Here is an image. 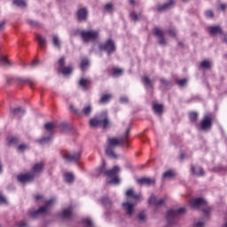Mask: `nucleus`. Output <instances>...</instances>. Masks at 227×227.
I'll return each instance as SVG.
<instances>
[{
	"label": "nucleus",
	"mask_w": 227,
	"mask_h": 227,
	"mask_svg": "<svg viewBox=\"0 0 227 227\" xmlns=\"http://www.w3.org/2000/svg\"><path fill=\"white\" fill-rule=\"evenodd\" d=\"M129 134H130V128L126 130L124 136L120 137L119 138H108V144L106 149V153L108 155V157H111L112 159H118V156L114 153V148H116V146H120V145H125V143H127L129 140Z\"/></svg>",
	"instance_id": "obj_1"
},
{
	"label": "nucleus",
	"mask_w": 227,
	"mask_h": 227,
	"mask_svg": "<svg viewBox=\"0 0 227 227\" xmlns=\"http://www.w3.org/2000/svg\"><path fill=\"white\" fill-rule=\"evenodd\" d=\"M43 173V162H37L32 168V173L21 174L17 176L20 184H29L35 180V176Z\"/></svg>",
	"instance_id": "obj_2"
},
{
	"label": "nucleus",
	"mask_w": 227,
	"mask_h": 227,
	"mask_svg": "<svg viewBox=\"0 0 227 227\" xmlns=\"http://www.w3.org/2000/svg\"><path fill=\"white\" fill-rule=\"evenodd\" d=\"M97 172L98 175H105V176H108L111 179L108 184H120V177H118V174L120 173V167L114 166L112 169H108L106 168V163H103L102 166L97 168Z\"/></svg>",
	"instance_id": "obj_3"
},
{
	"label": "nucleus",
	"mask_w": 227,
	"mask_h": 227,
	"mask_svg": "<svg viewBox=\"0 0 227 227\" xmlns=\"http://www.w3.org/2000/svg\"><path fill=\"white\" fill-rule=\"evenodd\" d=\"M109 117H107V113L103 112L101 115L94 117L90 120V127H103V129H109L110 125Z\"/></svg>",
	"instance_id": "obj_4"
},
{
	"label": "nucleus",
	"mask_w": 227,
	"mask_h": 227,
	"mask_svg": "<svg viewBox=\"0 0 227 227\" xmlns=\"http://www.w3.org/2000/svg\"><path fill=\"white\" fill-rule=\"evenodd\" d=\"M54 203H56V199L49 200L48 201H46L45 205L41 206L37 210L30 213V217H33V219H36V217H40V215H47Z\"/></svg>",
	"instance_id": "obj_5"
},
{
	"label": "nucleus",
	"mask_w": 227,
	"mask_h": 227,
	"mask_svg": "<svg viewBox=\"0 0 227 227\" xmlns=\"http://www.w3.org/2000/svg\"><path fill=\"white\" fill-rule=\"evenodd\" d=\"M56 129V124L53 122H47L44 124L45 135L41 139H39V145H47V143L52 140V134H54V129Z\"/></svg>",
	"instance_id": "obj_6"
},
{
	"label": "nucleus",
	"mask_w": 227,
	"mask_h": 227,
	"mask_svg": "<svg viewBox=\"0 0 227 227\" xmlns=\"http://www.w3.org/2000/svg\"><path fill=\"white\" fill-rule=\"evenodd\" d=\"M184 213H185V207H180L178 209H169L167 212L168 224L169 225L176 224V221H178V217L182 215V214Z\"/></svg>",
	"instance_id": "obj_7"
},
{
	"label": "nucleus",
	"mask_w": 227,
	"mask_h": 227,
	"mask_svg": "<svg viewBox=\"0 0 227 227\" xmlns=\"http://www.w3.org/2000/svg\"><path fill=\"white\" fill-rule=\"evenodd\" d=\"M99 32L98 30H82L81 37L85 43L88 42H95L98 38Z\"/></svg>",
	"instance_id": "obj_8"
},
{
	"label": "nucleus",
	"mask_w": 227,
	"mask_h": 227,
	"mask_svg": "<svg viewBox=\"0 0 227 227\" xmlns=\"http://www.w3.org/2000/svg\"><path fill=\"white\" fill-rule=\"evenodd\" d=\"M75 214L74 213V206H67L62 209L60 213H59V217L60 219H65L66 221H70V219H74Z\"/></svg>",
	"instance_id": "obj_9"
},
{
	"label": "nucleus",
	"mask_w": 227,
	"mask_h": 227,
	"mask_svg": "<svg viewBox=\"0 0 227 227\" xmlns=\"http://www.w3.org/2000/svg\"><path fill=\"white\" fill-rule=\"evenodd\" d=\"M100 51H106L108 55L113 54L116 51L114 41L108 39L106 42L99 45Z\"/></svg>",
	"instance_id": "obj_10"
},
{
	"label": "nucleus",
	"mask_w": 227,
	"mask_h": 227,
	"mask_svg": "<svg viewBox=\"0 0 227 227\" xmlns=\"http://www.w3.org/2000/svg\"><path fill=\"white\" fill-rule=\"evenodd\" d=\"M70 109L73 111V113H74V114H84L85 116H90V114L93 113V106L91 104L85 105L82 111H79V109L75 108L74 105L70 106Z\"/></svg>",
	"instance_id": "obj_11"
},
{
	"label": "nucleus",
	"mask_w": 227,
	"mask_h": 227,
	"mask_svg": "<svg viewBox=\"0 0 227 227\" xmlns=\"http://www.w3.org/2000/svg\"><path fill=\"white\" fill-rule=\"evenodd\" d=\"M210 129H212V117L210 115H205L200 122V130L208 132Z\"/></svg>",
	"instance_id": "obj_12"
},
{
	"label": "nucleus",
	"mask_w": 227,
	"mask_h": 227,
	"mask_svg": "<svg viewBox=\"0 0 227 227\" xmlns=\"http://www.w3.org/2000/svg\"><path fill=\"white\" fill-rule=\"evenodd\" d=\"M122 208L128 217H132L136 212V209L134 208V203L129 202V200L122 203Z\"/></svg>",
	"instance_id": "obj_13"
},
{
	"label": "nucleus",
	"mask_w": 227,
	"mask_h": 227,
	"mask_svg": "<svg viewBox=\"0 0 227 227\" xmlns=\"http://www.w3.org/2000/svg\"><path fill=\"white\" fill-rule=\"evenodd\" d=\"M148 201L149 205H153L156 207V208H159V207H164V204L166 203V198L157 199L155 196H151Z\"/></svg>",
	"instance_id": "obj_14"
},
{
	"label": "nucleus",
	"mask_w": 227,
	"mask_h": 227,
	"mask_svg": "<svg viewBox=\"0 0 227 227\" xmlns=\"http://www.w3.org/2000/svg\"><path fill=\"white\" fill-rule=\"evenodd\" d=\"M138 185H146L150 187L152 185H155V178L153 177H141L137 180Z\"/></svg>",
	"instance_id": "obj_15"
},
{
	"label": "nucleus",
	"mask_w": 227,
	"mask_h": 227,
	"mask_svg": "<svg viewBox=\"0 0 227 227\" xmlns=\"http://www.w3.org/2000/svg\"><path fill=\"white\" fill-rule=\"evenodd\" d=\"M63 159L67 162H77L81 159V153H73L68 154H64Z\"/></svg>",
	"instance_id": "obj_16"
},
{
	"label": "nucleus",
	"mask_w": 227,
	"mask_h": 227,
	"mask_svg": "<svg viewBox=\"0 0 227 227\" xmlns=\"http://www.w3.org/2000/svg\"><path fill=\"white\" fill-rule=\"evenodd\" d=\"M190 204L193 208H200V207L207 205V200L203 198L192 199Z\"/></svg>",
	"instance_id": "obj_17"
},
{
	"label": "nucleus",
	"mask_w": 227,
	"mask_h": 227,
	"mask_svg": "<svg viewBox=\"0 0 227 227\" xmlns=\"http://www.w3.org/2000/svg\"><path fill=\"white\" fill-rule=\"evenodd\" d=\"M154 34L158 37V43L160 45L164 46L168 43V42H166V39H164V32L160 30V28L155 27Z\"/></svg>",
	"instance_id": "obj_18"
},
{
	"label": "nucleus",
	"mask_w": 227,
	"mask_h": 227,
	"mask_svg": "<svg viewBox=\"0 0 227 227\" xmlns=\"http://www.w3.org/2000/svg\"><path fill=\"white\" fill-rule=\"evenodd\" d=\"M77 19L79 22H86L88 20V9L81 8L77 11Z\"/></svg>",
	"instance_id": "obj_19"
},
{
	"label": "nucleus",
	"mask_w": 227,
	"mask_h": 227,
	"mask_svg": "<svg viewBox=\"0 0 227 227\" xmlns=\"http://www.w3.org/2000/svg\"><path fill=\"white\" fill-rule=\"evenodd\" d=\"M11 114L16 116L17 118H21L26 114V110L22 106H19L17 108H11Z\"/></svg>",
	"instance_id": "obj_20"
},
{
	"label": "nucleus",
	"mask_w": 227,
	"mask_h": 227,
	"mask_svg": "<svg viewBox=\"0 0 227 227\" xmlns=\"http://www.w3.org/2000/svg\"><path fill=\"white\" fill-rule=\"evenodd\" d=\"M173 6H175V1L170 0L168 3L159 5L157 10L159 12H168V10H171V8H173Z\"/></svg>",
	"instance_id": "obj_21"
},
{
	"label": "nucleus",
	"mask_w": 227,
	"mask_h": 227,
	"mask_svg": "<svg viewBox=\"0 0 227 227\" xmlns=\"http://www.w3.org/2000/svg\"><path fill=\"white\" fill-rule=\"evenodd\" d=\"M153 110L154 114H157V116H161L162 113H164V106L160 104H153Z\"/></svg>",
	"instance_id": "obj_22"
},
{
	"label": "nucleus",
	"mask_w": 227,
	"mask_h": 227,
	"mask_svg": "<svg viewBox=\"0 0 227 227\" xmlns=\"http://www.w3.org/2000/svg\"><path fill=\"white\" fill-rule=\"evenodd\" d=\"M209 33L213 36H215L217 35H223V28L219 26H213L209 27Z\"/></svg>",
	"instance_id": "obj_23"
},
{
	"label": "nucleus",
	"mask_w": 227,
	"mask_h": 227,
	"mask_svg": "<svg viewBox=\"0 0 227 227\" xmlns=\"http://www.w3.org/2000/svg\"><path fill=\"white\" fill-rule=\"evenodd\" d=\"M191 172L192 175H196V176H203V175H205V172L201 167L192 166Z\"/></svg>",
	"instance_id": "obj_24"
},
{
	"label": "nucleus",
	"mask_w": 227,
	"mask_h": 227,
	"mask_svg": "<svg viewBox=\"0 0 227 227\" xmlns=\"http://www.w3.org/2000/svg\"><path fill=\"white\" fill-rule=\"evenodd\" d=\"M126 196L128 198H134L136 201L141 198V194H136V192L132 188L126 192Z\"/></svg>",
	"instance_id": "obj_25"
},
{
	"label": "nucleus",
	"mask_w": 227,
	"mask_h": 227,
	"mask_svg": "<svg viewBox=\"0 0 227 227\" xmlns=\"http://www.w3.org/2000/svg\"><path fill=\"white\" fill-rule=\"evenodd\" d=\"M52 44L55 49H58L59 51L61 49V39H59V37L56 35H52Z\"/></svg>",
	"instance_id": "obj_26"
},
{
	"label": "nucleus",
	"mask_w": 227,
	"mask_h": 227,
	"mask_svg": "<svg viewBox=\"0 0 227 227\" xmlns=\"http://www.w3.org/2000/svg\"><path fill=\"white\" fill-rule=\"evenodd\" d=\"M64 178L67 184H74V180H75V177L72 172H66L64 174Z\"/></svg>",
	"instance_id": "obj_27"
},
{
	"label": "nucleus",
	"mask_w": 227,
	"mask_h": 227,
	"mask_svg": "<svg viewBox=\"0 0 227 227\" xmlns=\"http://www.w3.org/2000/svg\"><path fill=\"white\" fill-rule=\"evenodd\" d=\"M175 171L171 169H168L162 174V178H164L165 180H169V178H175Z\"/></svg>",
	"instance_id": "obj_28"
},
{
	"label": "nucleus",
	"mask_w": 227,
	"mask_h": 227,
	"mask_svg": "<svg viewBox=\"0 0 227 227\" xmlns=\"http://www.w3.org/2000/svg\"><path fill=\"white\" fill-rule=\"evenodd\" d=\"M0 65L2 67H12L13 63L10 62V60H8L4 55H0Z\"/></svg>",
	"instance_id": "obj_29"
},
{
	"label": "nucleus",
	"mask_w": 227,
	"mask_h": 227,
	"mask_svg": "<svg viewBox=\"0 0 227 227\" xmlns=\"http://www.w3.org/2000/svg\"><path fill=\"white\" fill-rule=\"evenodd\" d=\"M142 82L146 88H153V80L150 79L148 76H144Z\"/></svg>",
	"instance_id": "obj_30"
},
{
	"label": "nucleus",
	"mask_w": 227,
	"mask_h": 227,
	"mask_svg": "<svg viewBox=\"0 0 227 227\" xmlns=\"http://www.w3.org/2000/svg\"><path fill=\"white\" fill-rule=\"evenodd\" d=\"M101 203L106 207V208H111V207H113V201L109 200L107 196L102 197Z\"/></svg>",
	"instance_id": "obj_31"
},
{
	"label": "nucleus",
	"mask_w": 227,
	"mask_h": 227,
	"mask_svg": "<svg viewBox=\"0 0 227 227\" xmlns=\"http://www.w3.org/2000/svg\"><path fill=\"white\" fill-rule=\"evenodd\" d=\"M82 224L84 227H95V223H93V220L90 217H86L82 219Z\"/></svg>",
	"instance_id": "obj_32"
},
{
	"label": "nucleus",
	"mask_w": 227,
	"mask_h": 227,
	"mask_svg": "<svg viewBox=\"0 0 227 227\" xmlns=\"http://www.w3.org/2000/svg\"><path fill=\"white\" fill-rule=\"evenodd\" d=\"M61 70V74L64 75H70L74 72V67L72 66L64 67Z\"/></svg>",
	"instance_id": "obj_33"
},
{
	"label": "nucleus",
	"mask_w": 227,
	"mask_h": 227,
	"mask_svg": "<svg viewBox=\"0 0 227 227\" xmlns=\"http://www.w3.org/2000/svg\"><path fill=\"white\" fill-rule=\"evenodd\" d=\"M80 67L82 68V71L84 70H88V68H90V59H83L81 61Z\"/></svg>",
	"instance_id": "obj_34"
},
{
	"label": "nucleus",
	"mask_w": 227,
	"mask_h": 227,
	"mask_svg": "<svg viewBox=\"0 0 227 227\" xmlns=\"http://www.w3.org/2000/svg\"><path fill=\"white\" fill-rule=\"evenodd\" d=\"M79 84L83 90H86L88 84H90V80L88 78H81L79 81Z\"/></svg>",
	"instance_id": "obj_35"
},
{
	"label": "nucleus",
	"mask_w": 227,
	"mask_h": 227,
	"mask_svg": "<svg viewBox=\"0 0 227 227\" xmlns=\"http://www.w3.org/2000/svg\"><path fill=\"white\" fill-rule=\"evenodd\" d=\"M36 39L39 42L40 47H45V45H47V40L45 39V37H43V36H42L40 35H36Z\"/></svg>",
	"instance_id": "obj_36"
},
{
	"label": "nucleus",
	"mask_w": 227,
	"mask_h": 227,
	"mask_svg": "<svg viewBox=\"0 0 227 227\" xmlns=\"http://www.w3.org/2000/svg\"><path fill=\"white\" fill-rule=\"evenodd\" d=\"M200 67H201V68H204L205 70H208V68H210V67H212V62L208 61V60H203L200 63Z\"/></svg>",
	"instance_id": "obj_37"
},
{
	"label": "nucleus",
	"mask_w": 227,
	"mask_h": 227,
	"mask_svg": "<svg viewBox=\"0 0 227 227\" xmlns=\"http://www.w3.org/2000/svg\"><path fill=\"white\" fill-rule=\"evenodd\" d=\"M13 4L19 6L20 8H26V1L24 0H14Z\"/></svg>",
	"instance_id": "obj_38"
},
{
	"label": "nucleus",
	"mask_w": 227,
	"mask_h": 227,
	"mask_svg": "<svg viewBox=\"0 0 227 227\" xmlns=\"http://www.w3.org/2000/svg\"><path fill=\"white\" fill-rule=\"evenodd\" d=\"M113 98V95L111 94H105L101 97V102L102 104H106L109 102Z\"/></svg>",
	"instance_id": "obj_39"
},
{
	"label": "nucleus",
	"mask_w": 227,
	"mask_h": 227,
	"mask_svg": "<svg viewBox=\"0 0 227 227\" xmlns=\"http://www.w3.org/2000/svg\"><path fill=\"white\" fill-rule=\"evenodd\" d=\"M131 20H134V22H137V20H141V13H137L135 12L130 13Z\"/></svg>",
	"instance_id": "obj_40"
},
{
	"label": "nucleus",
	"mask_w": 227,
	"mask_h": 227,
	"mask_svg": "<svg viewBox=\"0 0 227 227\" xmlns=\"http://www.w3.org/2000/svg\"><path fill=\"white\" fill-rule=\"evenodd\" d=\"M105 10L107 12V13H113L114 12V5L113 4L109 3L105 5Z\"/></svg>",
	"instance_id": "obj_41"
},
{
	"label": "nucleus",
	"mask_w": 227,
	"mask_h": 227,
	"mask_svg": "<svg viewBox=\"0 0 227 227\" xmlns=\"http://www.w3.org/2000/svg\"><path fill=\"white\" fill-rule=\"evenodd\" d=\"M122 74H123V69L121 68L114 69V72H113L114 77H120V75H122Z\"/></svg>",
	"instance_id": "obj_42"
},
{
	"label": "nucleus",
	"mask_w": 227,
	"mask_h": 227,
	"mask_svg": "<svg viewBox=\"0 0 227 227\" xmlns=\"http://www.w3.org/2000/svg\"><path fill=\"white\" fill-rule=\"evenodd\" d=\"M14 226H16V227H29V223H27L25 221H19V222L15 223Z\"/></svg>",
	"instance_id": "obj_43"
},
{
	"label": "nucleus",
	"mask_w": 227,
	"mask_h": 227,
	"mask_svg": "<svg viewBox=\"0 0 227 227\" xmlns=\"http://www.w3.org/2000/svg\"><path fill=\"white\" fill-rule=\"evenodd\" d=\"M65 65H66L65 57H61V58L59 59V70H61L62 68H65Z\"/></svg>",
	"instance_id": "obj_44"
},
{
	"label": "nucleus",
	"mask_w": 227,
	"mask_h": 227,
	"mask_svg": "<svg viewBox=\"0 0 227 227\" xmlns=\"http://www.w3.org/2000/svg\"><path fill=\"white\" fill-rule=\"evenodd\" d=\"M18 150L20 152H26V150H29V146H27L26 144H21L19 145Z\"/></svg>",
	"instance_id": "obj_45"
},
{
	"label": "nucleus",
	"mask_w": 227,
	"mask_h": 227,
	"mask_svg": "<svg viewBox=\"0 0 227 227\" xmlns=\"http://www.w3.org/2000/svg\"><path fill=\"white\" fill-rule=\"evenodd\" d=\"M190 120L192 121H197V120H198V113H196V112L191 113L190 114Z\"/></svg>",
	"instance_id": "obj_46"
},
{
	"label": "nucleus",
	"mask_w": 227,
	"mask_h": 227,
	"mask_svg": "<svg viewBox=\"0 0 227 227\" xmlns=\"http://www.w3.org/2000/svg\"><path fill=\"white\" fill-rule=\"evenodd\" d=\"M8 203V200L3 194L0 193V205H6Z\"/></svg>",
	"instance_id": "obj_47"
},
{
	"label": "nucleus",
	"mask_w": 227,
	"mask_h": 227,
	"mask_svg": "<svg viewBox=\"0 0 227 227\" xmlns=\"http://www.w3.org/2000/svg\"><path fill=\"white\" fill-rule=\"evenodd\" d=\"M205 16L207 19H212V17H214V12L212 10H207L205 12Z\"/></svg>",
	"instance_id": "obj_48"
},
{
	"label": "nucleus",
	"mask_w": 227,
	"mask_h": 227,
	"mask_svg": "<svg viewBox=\"0 0 227 227\" xmlns=\"http://www.w3.org/2000/svg\"><path fill=\"white\" fill-rule=\"evenodd\" d=\"M161 84H163V86H166V88H169V86H171V82L166 79H161Z\"/></svg>",
	"instance_id": "obj_49"
},
{
	"label": "nucleus",
	"mask_w": 227,
	"mask_h": 227,
	"mask_svg": "<svg viewBox=\"0 0 227 227\" xmlns=\"http://www.w3.org/2000/svg\"><path fill=\"white\" fill-rule=\"evenodd\" d=\"M168 33L169 36H172V37L176 36V29H175V28L168 29Z\"/></svg>",
	"instance_id": "obj_50"
},
{
	"label": "nucleus",
	"mask_w": 227,
	"mask_h": 227,
	"mask_svg": "<svg viewBox=\"0 0 227 227\" xmlns=\"http://www.w3.org/2000/svg\"><path fill=\"white\" fill-rule=\"evenodd\" d=\"M138 220L142 222L146 221V215L145 213H139Z\"/></svg>",
	"instance_id": "obj_51"
},
{
	"label": "nucleus",
	"mask_w": 227,
	"mask_h": 227,
	"mask_svg": "<svg viewBox=\"0 0 227 227\" xmlns=\"http://www.w3.org/2000/svg\"><path fill=\"white\" fill-rule=\"evenodd\" d=\"M27 24H29V26H32L33 27L38 26V22L33 20H27Z\"/></svg>",
	"instance_id": "obj_52"
},
{
	"label": "nucleus",
	"mask_w": 227,
	"mask_h": 227,
	"mask_svg": "<svg viewBox=\"0 0 227 227\" xmlns=\"http://www.w3.org/2000/svg\"><path fill=\"white\" fill-rule=\"evenodd\" d=\"M178 84H179L181 87L185 86V84H187V79L184 78V79L180 80V81L178 82Z\"/></svg>",
	"instance_id": "obj_53"
},
{
	"label": "nucleus",
	"mask_w": 227,
	"mask_h": 227,
	"mask_svg": "<svg viewBox=\"0 0 227 227\" xmlns=\"http://www.w3.org/2000/svg\"><path fill=\"white\" fill-rule=\"evenodd\" d=\"M120 100H121V104H127V102H129V98L126 96H122V97H121Z\"/></svg>",
	"instance_id": "obj_54"
},
{
	"label": "nucleus",
	"mask_w": 227,
	"mask_h": 227,
	"mask_svg": "<svg viewBox=\"0 0 227 227\" xmlns=\"http://www.w3.org/2000/svg\"><path fill=\"white\" fill-rule=\"evenodd\" d=\"M15 143H17V138L15 137H12L8 141V145H15Z\"/></svg>",
	"instance_id": "obj_55"
},
{
	"label": "nucleus",
	"mask_w": 227,
	"mask_h": 227,
	"mask_svg": "<svg viewBox=\"0 0 227 227\" xmlns=\"http://www.w3.org/2000/svg\"><path fill=\"white\" fill-rule=\"evenodd\" d=\"M35 201H40V200H43V195H42V194H36V195L35 196Z\"/></svg>",
	"instance_id": "obj_56"
},
{
	"label": "nucleus",
	"mask_w": 227,
	"mask_h": 227,
	"mask_svg": "<svg viewBox=\"0 0 227 227\" xmlns=\"http://www.w3.org/2000/svg\"><path fill=\"white\" fill-rule=\"evenodd\" d=\"M39 64H40L39 61L33 60L31 63V67H32V68H35V67H38Z\"/></svg>",
	"instance_id": "obj_57"
},
{
	"label": "nucleus",
	"mask_w": 227,
	"mask_h": 227,
	"mask_svg": "<svg viewBox=\"0 0 227 227\" xmlns=\"http://www.w3.org/2000/svg\"><path fill=\"white\" fill-rule=\"evenodd\" d=\"M196 227H205V223L204 222H197L195 223Z\"/></svg>",
	"instance_id": "obj_58"
},
{
	"label": "nucleus",
	"mask_w": 227,
	"mask_h": 227,
	"mask_svg": "<svg viewBox=\"0 0 227 227\" xmlns=\"http://www.w3.org/2000/svg\"><path fill=\"white\" fill-rule=\"evenodd\" d=\"M23 82H27L30 88H33V81L31 79L24 80Z\"/></svg>",
	"instance_id": "obj_59"
},
{
	"label": "nucleus",
	"mask_w": 227,
	"mask_h": 227,
	"mask_svg": "<svg viewBox=\"0 0 227 227\" xmlns=\"http://www.w3.org/2000/svg\"><path fill=\"white\" fill-rule=\"evenodd\" d=\"M205 215H210V208H205L202 210Z\"/></svg>",
	"instance_id": "obj_60"
},
{
	"label": "nucleus",
	"mask_w": 227,
	"mask_h": 227,
	"mask_svg": "<svg viewBox=\"0 0 227 227\" xmlns=\"http://www.w3.org/2000/svg\"><path fill=\"white\" fill-rule=\"evenodd\" d=\"M226 8H227L226 4H220V10H222L223 12H224V10H226Z\"/></svg>",
	"instance_id": "obj_61"
},
{
	"label": "nucleus",
	"mask_w": 227,
	"mask_h": 227,
	"mask_svg": "<svg viewBox=\"0 0 227 227\" xmlns=\"http://www.w3.org/2000/svg\"><path fill=\"white\" fill-rule=\"evenodd\" d=\"M4 29V21L0 22V31H3Z\"/></svg>",
	"instance_id": "obj_62"
},
{
	"label": "nucleus",
	"mask_w": 227,
	"mask_h": 227,
	"mask_svg": "<svg viewBox=\"0 0 227 227\" xmlns=\"http://www.w3.org/2000/svg\"><path fill=\"white\" fill-rule=\"evenodd\" d=\"M129 4L136 6V0H129Z\"/></svg>",
	"instance_id": "obj_63"
},
{
	"label": "nucleus",
	"mask_w": 227,
	"mask_h": 227,
	"mask_svg": "<svg viewBox=\"0 0 227 227\" xmlns=\"http://www.w3.org/2000/svg\"><path fill=\"white\" fill-rule=\"evenodd\" d=\"M180 159H181V160H184V159H185V153H180Z\"/></svg>",
	"instance_id": "obj_64"
}]
</instances>
